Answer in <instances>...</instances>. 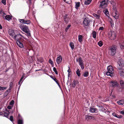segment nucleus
I'll use <instances>...</instances> for the list:
<instances>
[{
  "label": "nucleus",
  "instance_id": "nucleus-1",
  "mask_svg": "<svg viewBox=\"0 0 124 124\" xmlns=\"http://www.w3.org/2000/svg\"><path fill=\"white\" fill-rule=\"evenodd\" d=\"M15 37L13 38L16 41V43L17 45L21 48H23V45L19 40L22 38H23L24 37L21 34H19L15 35Z\"/></svg>",
  "mask_w": 124,
  "mask_h": 124
},
{
  "label": "nucleus",
  "instance_id": "nucleus-2",
  "mask_svg": "<svg viewBox=\"0 0 124 124\" xmlns=\"http://www.w3.org/2000/svg\"><path fill=\"white\" fill-rule=\"evenodd\" d=\"M19 25L21 30L27 34L28 36L29 37L31 36L30 31L28 26L22 24H19Z\"/></svg>",
  "mask_w": 124,
  "mask_h": 124
},
{
  "label": "nucleus",
  "instance_id": "nucleus-3",
  "mask_svg": "<svg viewBox=\"0 0 124 124\" xmlns=\"http://www.w3.org/2000/svg\"><path fill=\"white\" fill-rule=\"evenodd\" d=\"M108 71L106 73V74L108 76H109L111 77L113 76L114 70L113 67L111 65L108 66L107 68Z\"/></svg>",
  "mask_w": 124,
  "mask_h": 124
},
{
  "label": "nucleus",
  "instance_id": "nucleus-4",
  "mask_svg": "<svg viewBox=\"0 0 124 124\" xmlns=\"http://www.w3.org/2000/svg\"><path fill=\"white\" fill-rule=\"evenodd\" d=\"M109 38L111 40H114L116 39V33L114 31H110L108 34Z\"/></svg>",
  "mask_w": 124,
  "mask_h": 124
},
{
  "label": "nucleus",
  "instance_id": "nucleus-5",
  "mask_svg": "<svg viewBox=\"0 0 124 124\" xmlns=\"http://www.w3.org/2000/svg\"><path fill=\"white\" fill-rule=\"evenodd\" d=\"M109 50L110 51V54L114 55L116 53V46L113 45L109 48Z\"/></svg>",
  "mask_w": 124,
  "mask_h": 124
},
{
  "label": "nucleus",
  "instance_id": "nucleus-6",
  "mask_svg": "<svg viewBox=\"0 0 124 124\" xmlns=\"http://www.w3.org/2000/svg\"><path fill=\"white\" fill-rule=\"evenodd\" d=\"M109 2V0H104L100 2V6L102 8H105Z\"/></svg>",
  "mask_w": 124,
  "mask_h": 124
},
{
  "label": "nucleus",
  "instance_id": "nucleus-7",
  "mask_svg": "<svg viewBox=\"0 0 124 124\" xmlns=\"http://www.w3.org/2000/svg\"><path fill=\"white\" fill-rule=\"evenodd\" d=\"M90 22L88 18L87 17L84 19L83 22V26L85 28V27L86 26L89 25Z\"/></svg>",
  "mask_w": 124,
  "mask_h": 124
},
{
  "label": "nucleus",
  "instance_id": "nucleus-8",
  "mask_svg": "<svg viewBox=\"0 0 124 124\" xmlns=\"http://www.w3.org/2000/svg\"><path fill=\"white\" fill-rule=\"evenodd\" d=\"M110 85L112 86L113 88L118 87V84L117 81H113L110 83Z\"/></svg>",
  "mask_w": 124,
  "mask_h": 124
},
{
  "label": "nucleus",
  "instance_id": "nucleus-9",
  "mask_svg": "<svg viewBox=\"0 0 124 124\" xmlns=\"http://www.w3.org/2000/svg\"><path fill=\"white\" fill-rule=\"evenodd\" d=\"M19 21L20 23H22L23 24H30L31 23L30 21L28 20L19 19Z\"/></svg>",
  "mask_w": 124,
  "mask_h": 124
},
{
  "label": "nucleus",
  "instance_id": "nucleus-10",
  "mask_svg": "<svg viewBox=\"0 0 124 124\" xmlns=\"http://www.w3.org/2000/svg\"><path fill=\"white\" fill-rule=\"evenodd\" d=\"M117 63L120 67L122 68L124 65V62L123 60L122 59L119 60L117 62Z\"/></svg>",
  "mask_w": 124,
  "mask_h": 124
},
{
  "label": "nucleus",
  "instance_id": "nucleus-11",
  "mask_svg": "<svg viewBox=\"0 0 124 124\" xmlns=\"http://www.w3.org/2000/svg\"><path fill=\"white\" fill-rule=\"evenodd\" d=\"M8 33L9 35L13 38L15 37V35L14 31L12 29H10L9 30Z\"/></svg>",
  "mask_w": 124,
  "mask_h": 124
},
{
  "label": "nucleus",
  "instance_id": "nucleus-12",
  "mask_svg": "<svg viewBox=\"0 0 124 124\" xmlns=\"http://www.w3.org/2000/svg\"><path fill=\"white\" fill-rule=\"evenodd\" d=\"M63 18L64 22L67 24L69 21L70 19L69 17L68 16V15L66 14L63 16Z\"/></svg>",
  "mask_w": 124,
  "mask_h": 124
},
{
  "label": "nucleus",
  "instance_id": "nucleus-13",
  "mask_svg": "<svg viewBox=\"0 0 124 124\" xmlns=\"http://www.w3.org/2000/svg\"><path fill=\"white\" fill-rule=\"evenodd\" d=\"M113 16L116 19H117L119 17V14L116 10L115 11L113 15Z\"/></svg>",
  "mask_w": 124,
  "mask_h": 124
},
{
  "label": "nucleus",
  "instance_id": "nucleus-14",
  "mask_svg": "<svg viewBox=\"0 0 124 124\" xmlns=\"http://www.w3.org/2000/svg\"><path fill=\"white\" fill-rule=\"evenodd\" d=\"M89 111L90 112L92 113H97L98 111L97 108L92 107L90 108Z\"/></svg>",
  "mask_w": 124,
  "mask_h": 124
},
{
  "label": "nucleus",
  "instance_id": "nucleus-15",
  "mask_svg": "<svg viewBox=\"0 0 124 124\" xmlns=\"http://www.w3.org/2000/svg\"><path fill=\"white\" fill-rule=\"evenodd\" d=\"M119 45L120 46V48L122 49L124 47V41H121L119 42Z\"/></svg>",
  "mask_w": 124,
  "mask_h": 124
},
{
  "label": "nucleus",
  "instance_id": "nucleus-16",
  "mask_svg": "<svg viewBox=\"0 0 124 124\" xmlns=\"http://www.w3.org/2000/svg\"><path fill=\"white\" fill-rule=\"evenodd\" d=\"M62 60V58L61 56L60 55L58 57L56 61L58 64H60Z\"/></svg>",
  "mask_w": 124,
  "mask_h": 124
},
{
  "label": "nucleus",
  "instance_id": "nucleus-17",
  "mask_svg": "<svg viewBox=\"0 0 124 124\" xmlns=\"http://www.w3.org/2000/svg\"><path fill=\"white\" fill-rule=\"evenodd\" d=\"M3 17H4V19L9 21L11 19L12 17L11 16L8 15H7L5 16H3Z\"/></svg>",
  "mask_w": 124,
  "mask_h": 124
},
{
  "label": "nucleus",
  "instance_id": "nucleus-18",
  "mask_svg": "<svg viewBox=\"0 0 124 124\" xmlns=\"http://www.w3.org/2000/svg\"><path fill=\"white\" fill-rule=\"evenodd\" d=\"M120 75L122 77L124 76V69H122L119 70V72Z\"/></svg>",
  "mask_w": 124,
  "mask_h": 124
},
{
  "label": "nucleus",
  "instance_id": "nucleus-19",
  "mask_svg": "<svg viewBox=\"0 0 124 124\" xmlns=\"http://www.w3.org/2000/svg\"><path fill=\"white\" fill-rule=\"evenodd\" d=\"M50 77L57 83L59 86H60V85L58 81L54 76H50Z\"/></svg>",
  "mask_w": 124,
  "mask_h": 124
},
{
  "label": "nucleus",
  "instance_id": "nucleus-20",
  "mask_svg": "<svg viewBox=\"0 0 124 124\" xmlns=\"http://www.w3.org/2000/svg\"><path fill=\"white\" fill-rule=\"evenodd\" d=\"M78 82L77 80H74L71 86L73 87H75L76 85L78 84Z\"/></svg>",
  "mask_w": 124,
  "mask_h": 124
},
{
  "label": "nucleus",
  "instance_id": "nucleus-21",
  "mask_svg": "<svg viewBox=\"0 0 124 124\" xmlns=\"http://www.w3.org/2000/svg\"><path fill=\"white\" fill-rule=\"evenodd\" d=\"M85 118V119L87 120L91 119H94L93 116H89L88 115L86 116Z\"/></svg>",
  "mask_w": 124,
  "mask_h": 124
},
{
  "label": "nucleus",
  "instance_id": "nucleus-22",
  "mask_svg": "<svg viewBox=\"0 0 124 124\" xmlns=\"http://www.w3.org/2000/svg\"><path fill=\"white\" fill-rule=\"evenodd\" d=\"M24 74H23V76L20 79L19 81L18 82V84L20 85V86L21 85L22 83L23 80V79L24 77Z\"/></svg>",
  "mask_w": 124,
  "mask_h": 124
},
{
  "label": "nucleus",
  "instance_id": "nucleus-23",
  "mask_svg": "<svg viewBox=\"0 0 124 124\" xmlns=\"http://www.w3.org/2000/svg\"><path fill=\"white\" fill-rule=\"evenodd\" d=\"M103 12L107 17H109V14L108 9H105L103 11Z\"/></svg>",
  "mask_w": 124,
  "mask_h": 124
},
{
  "label": "nucleus",
  "instance_id": "nucleus-24",
  "mask_svg": "<svg viewBox=\"0 0 124 124\" xmlns=\"http://www.w3.org/2000/svg\"><path fill=\"white\" fill-rule=\"evenodd\" d=\"M83 36L81 35H79L78 36V40L80 43H81L83 41Z\"/></svg>",
  "mask_w": 124,
  "mask_h": 124
},
{
  "label": "nucleus",
  "instance_id": "nucleus-25",
  "mask_svg": "<svg viewBox=\"0 0 124 124\" xmlns=\"http://www.w3.org/2000/svg\"><path fill=\"white\" fill-rule=\"evenodd\" d=\"M76 61L79 63V64L83 63V60L81 57H79V58L77 59L76 60Z\"/></svg>",
  "mask_w": 124,
  "mask_h": 124
},
{
  "label": "nucleus",
  "instance_id": "nucleus-26",
  "mask_svg": "<svg viewBox=\"0 0 124 124\" xmlns=\"http://www.w3.org/2000/svg\"><path fill=\"white\" fill-rule=\"evenodd\" d=\"M117 103L119 105H122L124 103V100H122L117 101Z\"/></svg>",
  "mask_w": 124,
  "mask_h": 124
},
{
  "label": "nucleus",
  "instance_id": "nucleus-27",
  "mask_svg": "<svg viewBox=\"0 0 124 124\" xmlns=\"http://www.w3.org/2000/svg\"><path fill=\"white\" fill-rule=\"evenodd\" d=\"M75 4V8L77 9L80 6V3L79 2H76Z\"/></svg>",
  "mask_w": 124,
  "mask_h": 124
},
{
  "label": "nucleus",
  "instance_id": "nucleus-28",
  "mask_svg": "<svg viewBox=\"0 0 124 124\" xmlns=\"http://www.w3.org/2000/svg\"><path fill=\"white\" fill-rule=\"evenodd\" d=\"M92 36L93 38H95L96 36V32L95 31H93L92 32Z\"/></svg>",
  "mask_w": 124,
  "mask_h": 124
},
{
  "label": "nucleus",
  "instance_id": "nucleus-29",
  "mask_svg": "<svg viewBox=\"0 0 124 124\" xmlns=\"http://www.w3.org/2000/svg\"><path fill=\"white\" fill-rule=\"evenodd\" d=\"M70 46L72 50L74 49V43L73 42H70Z\"/></svg>",
  "mask_w": 124,
  "mask_h": 124
},
{
  "label": "nucleus",
  "instance_id": "nucleus-30",
  "mask_svg": "<svg viewBox=\"0 0 124 124\" xmlns=\"http://www.w3.org/2000/svg\"><path fill=\"white\" fill-rule=\"evenodd\" d=\"M92 1V0H86L85 1V4L86 5L89 4Z\"/></svg>",
  "mask_w": 124,
  "mask_h": 124
},
{
  "label": "nucleus",
  "instance_id": "nucleus-31",
  "mask_svg": "<svg viewBox=\"0 0 124 124\" xmlns=\"http://www.w3.org/2000/svg\"><path fill=\"white\" fill-rule=\"evenodd\" d=\"M9 112H5L4 113V116L7 118H8V116L9 115Z\"/></svg>",
  "mask_w": 124,
  "mask_h": 124
},
{
  "label": "nucleus",
  "instance_id": "nucleus-32",
  "mask_svg": "<svg viewBox=\"0 0 124 124\" xmlns=\"http://www.w3.org/2000/svg\"><path fill=\"white\" fill-rule=\"evenodd\" d=\"M64 1L68 4H70L71 2V0H63Z\"/></svg>",
  "mask_w": 124,
  "mask_h": 124
},
{
  "label": "nucleus",
  "instance_id": "nucleus-33",
  "mask_svg": "<svg viewBox=\"0 0 124 124\" xmlns=\"http://www.w3.org/2000/svg\"><path fill=\"white\" fill-rule=\"evenodd\" d=\"M93 15L97 19H99L100 18V15L99 14L97 15L95 13H94Z\"/></svg>",
  "mask_w": 124,
  "mask_h": 124
},
{
  "label": "nucleus",
  "instance_id": "nucleus-34",
  "mask_svg": "<svg viewBox=\"0 0 124 124\" xmlns=\"http://www.w3.org/2000/svg\"><path fill=\"white\" fill-rule=\"evenodd\" d=\"M76 73L77 76L78 77H79L80 76L81 74L80 73V71L78 69L76 71Z\"/></svg>",
  "mask_w": 124,
  "mask_h": 124
},
{
  "label": "nucleus",
  "instance_id": "nucleus-35",
  "mask_svg": "<svg viewBox=\"0 0 124 124\" xmlns=\"http://www.w3.org/2000/svg\"><path fill=\"white\" fill-rule=\"evenodd\" d=\"M120 83L123 88L124 89V81L123 80H121L120 81Z\"/></svg>",
  "mask_w": 124,
  "mask_h": 124
},
{
  "label": "nucleus",
  "instance_id": "nucleus-36",
  "mask_svg": "<svg viewBox=\"0 0 124 124\" xmlns=\"http://www.w3.org/2000/svg\"><path fill=\"white\" fill-rule=\"evenodd\" d=\"M89 74V73L87 71H86L84 73V77H87Z\"/></svg>",
  "mask_w": 124,
  "mask_h": 124
},
{
  "label": "nucleus",
  "instance_id": "nucleus-37",
  "mask_svg": "<svg viewBox=\"0 0 124 124\" xmlns=\"http://www.w3.org/2000/svg\"><path fill=\"white\" fill-rule=\"evenodd\" d=\"M23 120L22 119H20L18 120V124H23Z\"/></svg>",
  "mask_w": 124,
  "mask_h": 124
},
{
  "label": "nucleus",
  "instance_id": "nucleus-38",
  "mask_svg": "<svg viewBox=\"0 0 124 124\" xmlns=\"http://www.w3.org/2000/svg\"><path fill=\"white\" fill-rule=\"evenodd\" d=\"M110 4L114 6H115L116 4V3L114 0H111L110 1Z\"/></svg>",
  "mask_w": 124,
  "mask_h": 124
},
{
  "label": "nucleus",
  "instance_id": "nucleus-39",
  "mask_svg": "<svg viewBox=\"0 0 124 124\" xmlns=\"http://www.w3.org/2000/svg\"><path fill=\"white\" fill-rule=\"evenodd\" d=\"M98 45H99V46H100L101 47L103 45V44L102 43V42L101 41H100L98 43Z\"/></svg>",
  "mask_w": 124,
  "mask_h": 124
},
{
  "label": "nucleus",
  "instance_id": "nucleus-40",
  "mask_svg": "<svg viewBox=\"0 0 124 124\" xmlns=\"http://www.w3.org/2000/svg\"><path fill=\"white\" fill-rule=\"evenodd\" d=\"M38 60L41 63L42 62H44V59L43 58H41L38 59Z\"/></svg>",
  "mask_w": 124,
  "mask_h": 124
},
{
  "label": "nucleus",
  "instance_id": "nucleus-41",
  "mask_svg": "<svg viewBox=\"0 0 124 124\" xmlns=\"http://www.w3.org/2000/svg\"><path fill=\"white\" fill-rule=\"evenodd\" d=\"M54 71L55 72L56 75L58 74V72L55 67H54L53 68Z\"/></svg>",
  "mask_w": 124,
  "mask_h": 124
},
{
  "label": "nucleus",
  "instance_id": "nucleus-42",
  "mask_svg": "<svg viewBox=\"0 0 124 124\" xmlns=\"http://www.w3.org/2000/svg\"><path fill=\"white\" fill-rule=\"evenodd\" d=\"M79 65L81 67L82 70H83L84 68V64L83 63L79 64Z\"/></svg>",
  "mask_w": 124,
  "mask_h": 124
},
{
  "label": "nucleus",
  "instance_id": "nucleus-43",
  "mask_svg": "<svg viewBox=\"0 0 124 124\" xmlns=\"http://www.w3.org/2000/svg\"><path fill=\"white\" fill-rule=\"evenodd\" d=\"M110 23L111 25V26L112 27H113L114 24L113 23V21L111 19V21H110Z\"/></svg>",
  "mask_w": 124,
  "mask_h": 124
},
{
  "label": "nucleus",
  "instance_id": "nucleus-44",
  "mask_svg": "<svg viewBox=\"0 0 124 124\" xmlns=\"http://www.w3.org/2000/svg\"><path fill=\"white\" fill-rule=\"evenodd\" d=\"M7 88V87H1L0 86V90H5Z\"/></svg>",
  "mask_w": 124,
  "mask_h": 124
},
{
  "label": "nucleus",
  "instance_id": "nucleus-45",
  "mask_svg": "<svg viewBox=\"0 0 124 124\" xmlns=\"http://www.w3.org/2000/svg\"><path fill=\"white\" fill-rule=\"evenodd\" d=\"M71 26V25L69 24V25H68L67 26V27L66 28V29H65V31H67Z\"/></svg>",
  "mask_w": 124,
  "mask_h": 124
},
{
  "label": "nucleus",
  "instance_id": "nucleus-46",
  "mask_svg": "<svg viewBox=\"0 0 124 124\" xmlns=\"http://www.w3.org/2000/svg\"><path fill=\"white\" fill-rule=\"evenodd\" d=\"M49 62L50 63L51 65H54V63L52 61L51 59H50L49 60Z\"/></svg>",
  "mask_w": 124,
  "mask_h": 124
},
{
  "label": "nucleus",
  "instance_id": "nucleus-47",
  "mask_svg": "<svg viewBox=\"0 0 124 124\" xmlns=\"http://www.w3.org/2000/svg\"><path fill=\"white\" fill-rule=\"evenodd\" d=\"M1 2L4 5H6V0H1Z\"/></svg>",
  "mask_w": 124,
  "mask_h": 124
},
{
  "label": "nucleus",
  "instance_id": "nucleus-48",
  "mask_svg": "<svg viewBox=\"0 0 124 124\" xmlns=\"http://www.w3.org/2000/svg\"><path fill=\"white\" fill-rule=\"evenodd\" d=\"M14 101L13 100H12L10 102V104L12 106H13V105L14 104Z\"/></svg>",
  "mask_w": 124,
  "mask_h": 124
},
{
  "label": "nucleus",
  "instance_id": "nucleus-49",
  "mask_svg": "<svg viewBox=\"0 0 124 124\" xmlns=\"http://www.w3.org/2000/svg\"><path fill=\"white\" fill-rule=\"evenodd\" d=\"M116 117L118 118H121L122 117V116L121 115H119L117 114Z\"/></svg>",
  "mask_w": 124,
  "mask_h": 124
},
{
  "label": "nucleus",
  "instance_id": "nucleus-50",
  "mask_svg": "<svg viewBox=\"0 0 124 124\" xmlns=\"http://www.w3.org/2000/svg\"><path fill=\"white\" fill-rule=\"evenodd\" d=\"M10 120L12 122L13 121V117L12 116H11L9 118Z\"/></svg>",
  "mask_w": 124,
  "mask_h": 124
},
{
  "label": "nucleus",
  "instance_id": "nucleus-51",
  "mask_svg": "<svg viewBox=\"0 0 124 124\" xmlns=\"http://www.w3.org/2000/svg\"><path fill=\"white\" fill-rule=\"evenodd\" d=\"M68 70H67V72H68V76L70 75V73L71 72V71L70 70V67L69 66H68Z\"/></svg>",
  "mask_w": 124,
  "mask_h": 124
},
{
  "label": "nucleus",
  "instance_id": "nucleus-52",
  "mask_svg": "<svg viewBox=\"0 0 124 124\" xmlns=\"http://www.w3.org/2000/svg\"><path fill=\"white\" fill-rule=\"evenodd\" d=\"M112 115L116 117L117 114L115 112H114L112 113Z\"/></svg>",
  "mask_w": 124,
  "mask_h": 124
},
{
  "label": "nucleus",
  "instance_id": "nucleus-53",
  "mask_svg": "<svg viewBox=\"0 0 124 124\" xmlns=\"http://www.w3.org/2000/svg\"><path fill=\"white\" fill-rule=\"evenodd\" d=\"M13 85V83L12 82H11L10 83L9 86L11 88Z\"/></svg>",
  "mask_w": 124,
  "mask_h": 124
},
{
  "label": "nucleus",
  "instance_id": "nucleus-54",
  "mask_svg": "<svg viewBox=\"0 0 124 124\" xmlns=\"http://www.w3.org/2000/svg\"><path fill=\"white\" fill-rule=\"evenodd\" d=\"M120 113L124 116V111H122L120 112Z\"/></svg>",
  "mask_w": 124,
  "mask_h": 124
},
{
  "label": "nucleus",
  "instance_id": "nucleus-55",
  "mask_svg": "<svg viewBox=\"0 0 124 124\" xmlns=\"http://www.w3.org/2000/svg\"><path fill=\"white\" fill-rule=\"evenodd\" d=\"M103 28L102 27H100L99 28V30H103Z\"/></svg>",
  "mask_w": 124,
  "mask_h": 124
},
{
  "label": "nucleus",
  "instance_id": "nucleus-56",
  "mask_svg": "<svg viewBox=\"0 0 124 124\" xmlns=\"http://www.w3.org/2000/svg\"><path fill=\"white\" fill-rule=\"evenodd\" d=\"M12 107L13 106L11 107L10 106H8L7 107V108L8 109H11Z\"/></svg>",
  "mask_w": 124,
  "mask_h": 124
},
{
  "label": "nucleus",
  "instance_id": "nucleus-57",
  "mask_svg": "<svg viewBox=\"0 0 124 124\" xmlns=\"http://www.w3.org/2000/svg\"><path fill=\"white\" fill-rule=\"evenodd\" d=\"M112 98H115V97H116V96H115V95H112Z\"/></svg>",
  "mask_w": 124,
  "mask_h": 124
},
{
  "label": "nucleus",
  "instance_id": "nucleus-58",
  "mask_svg": "<svg viewBox=\"0 0 124 124\" xmlns=\"http://www.w3.org/2000/svg\"><path fill=\"white\" fill-rule=\"evenodd\" d=\"M2 29V27L1 25L0 24V29Z\"/></svg>",
  "mask_w": 124,
  "mask_h": 124
},
{
  "label": "nucleus",
  "instance_id": "nucleus-59",
  "mask_svg": "<svg viewBox=\"0 0 124 124\" xmlns=\"http://www.w3.org/2000/svg\"><path fill=\"white\" fill-rule=\"evenodd\" d=\"M113 91V90L112 89L111 90V92L110 93V95H111Z\"/></svg>",
  "mask_w": 124,
  "mask_h": 124
},
{
  "label": "nucleus",
  "instance_id": "nucleus-60",
  "mask_svg": "<svg viewBox=\"0 0 124 124\" xmlns=\"http://www.w3.org/2000/svg\"><path fill=\"white\" fill-rule=\"evenodd\" d=\"M3 114V113L1 112H0V115H2Z\"/></svg>",
  "mask_w": 124,
  "mask_h": 124
},
{
  "label": "nucleus",
  "instance_id": "nucleus-61",
  "mask_svg": "<svg viewBox=\"0 0 124 124\" xmlns=\"http://www.w3.org/2000/svg\"><path fill=\"white\" fill-rule=\"evenodd\" d=\"M40 70H41V69H39V70H36V71H39Z\"/></svg>",
  "mask_w": 124,
  "mask_h": 124
},
{
  "label": "nucleus",
  "instance_id": "nucleus-62",
  "mask_svg": "<svg viewBox=\"0 0 124 124\" xmlns=\"http://www.w3.org/2000/svg\"><path fill=\"white\" fill-rule=\"evenodd\" d=\"M28 0L29 1L30 3H31V0Z\"/></svg>",
  "mask_w": 124,
  "mask_h": 124
},
{
  "label": "nucleus",
  "instance_id": "nucleus-63",
  "mask_svg": "<svg viewBox=\"0 0 124 124\" xmlns=\"http://www.w3.org/2000/svg\"><path fill=\"white\" fill-rule=\"evenodd\" d=\"M10 90V89H8V90H7V91H6V92H8V90Z\"/></svg>",
  "mask_w": 124,
  "mask_h": 124
},
{
  "label": "nucleus",
  "instance_id": "nucleus-64",
  "mask_svg": "<svg viewBox=\"0 0 124 124\" xmlns=\"http://www.w3.org/2000/svg\"><path fill=\"white\" fill-rule=\"evenodd\" d=\"M3 14L4 15H5L6 14L4 13V12H3Z\"/></svg>",
  "mask_w": 124,
  "mask_h": 124
}]
</instances>
